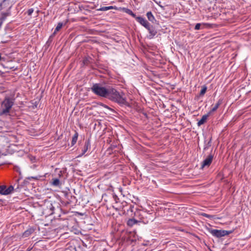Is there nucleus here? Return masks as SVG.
Returning <instances> with one entry per match:
<instances>
[{"instance_id": "nucleus-11", "label": "nucleus", "mask_w": 251, "mask_h": 251, "mask_svg": "<svg viewBox=\"0 0 251 251\" xmlns=\"http://www.w3.org/2000/svg\"><path fill=\"white\" fill-rule=\"evenodd\" d=\"M222 100L220 99L216 103V104L212 107V108L209 112V114H210L211 113L216 111L217 109L219 108V106L222 103Z\"/></svg>"}, {"instance_id": "nucleus-8", "label": "nucleus", "mask_w": 251, "mask_h": 251, "mask_svg": "<svg viewBox=\"0 0 251 251\" xmlns=\"http://www.w3.org/2000/svg\"><path fill=\"white\" fill-rule=\"evenodd\" d=\"M91 144L90 140L89 139L85 141L84 147L82 150L81 155H84L88 149H90Z\"/></svg>"}, {"instance_id": "nucleus-17", "label": "nucleus", "mask_w": 251, "mask_h": 251, "mask_svg": "<svg viewBox=\"0 0 251 251\" xmlns=\"http://www.w3.org/2000/svg\"><path fill=\"white\" fill-rule=\"evenodd\" d=\"M51 184L54 186H59L60 185V180L58 178H53L52 179Z\"/></svg>"}, {"instance_id": "nucleus-7", "label": "nucleus", "mask_w": 251, "mask_h": 251, "mask_svg": "<svg viewBox=\"0 0 251 251\" xmlns=\"http://www.w3.org/2000/svg\"><path fill=\"white\" fill-rule=\"evenodd\" d=\"M136 21L145 27L146 28L148 27L150 24L144 18L140 16H136L135 18Z\"/></svg>"}, {"instance_id": "nucleus-20", "label": "nucleus", "mask_w": 251, "mask_h": 251, "mask_svg": "<svg viewBox=\"0 0 251 251\" xmlns=\"http://www.w3.org/2000/svg\"><path fill=\"white\" fill-rule=\"evenodd\" d=\"M207 90V87L205 85H204L202 87V89L200 93V95L202 96H203L206 93Z\"/></svg>"}, {"instance_id": "nucleus-10", "label": "nucleus", "mask_w": 251, "mask_h": 251, "mask_svg": "<svg viewBox=\"0 0 251 251\" xmlns=\"http://www.w3.org/2000/svg\"><path fill=\"white\" fill-rule=\"evenodd\" d=\"M146 29L149 31L150 36H151V38L154 36L157 33V32L154 30L153 26L151 25H150L148 27L146 28Z\"/></svg>"}, {"instance_id": "nucleus-21", "label": "nucleus", "mask_w": 251, "mask_h": 251, "mask_svg": "<svg viewBox=\"0 0 251 251\" xmlns=\"http://www.w3.org/2000/svg\"><path fill=\"white\" fill-rule=\"evenodd\" d=\"M34 11V9L33 8H30L27 11V14L29 16H31V14H32V13Z\"/></svg>"}, {"instance_id": "nucleus-24", "label": "nucleus", "mask_w": 251, "mask_h": 251, "mask_svg": "<svg viewBox=\"0 0 251 251\" xmlns=\"http://www.w3.org/2000/svg\"><path fill=\"white\" fill-rule=\"evenodd\" d=\"M32 248H28L26 250V251H30L31 250Z\"/></svg>"}, {"instance_id": "nucleus-2", "label": "nucleus", "mask_w": 251, "mask_h": 251, "mask_svg": "<svg viewBox=\"0 0 251 251\" xmlns=\"http://www.w3.org/2000/svg\"><path fill=\"white\" fill-rule=\"evenodd\" d=\"M106 98L120 104H125L126 103V100L123 96L120 94L116 89L112 87H108Z\"/></svg>"}, {"instance_id": "nucleus-23", "label": "nucleus", "mask_w": 251, "mask_h": 251, "mask_svg": "<svg viewBox=\"0 0 251 251\" xmlns=\"http://www.w3.org/2000/svg\"><path fill=\"white\" fill-rule=\"evenodd\" d=\"M202 215L204 217H205L206 218H210L212 217L211 215L206 214V213H203L202 214Z\"/></svg>"}, {"instance_id": "nucleus-4", "label": "nucleus", "mask_w": 251, "mask_h": 251, "mask_svg": "<svg viewBox=\"0 0 251 251\" xmlns=\"http://www.w3.org/2000/svg\"><path fill=\"white\" fill-rule=\"evenodd\" d=\"M210 232L213 236L217 238H220L230 234L232 233V231L225 230L211 229Z\"/></svg>"}, {"instance_id": "nucleus-19", "label": "nucleus", "mask_w": 251, "mask_h": 251, "mask_svg": "<svg viewBox=\"0 0 251 251\" xmlns=\"http://www.w3.org/2000/svg\"><path fill=\"white\" fill-rule=\"evenodd\" d=\"M62 26H63V24L62 23H59L57 24V26L55 28L54 31L53 32V34H55L57 32L59 31Z\"/></svg>"}, {"instance_id": "nucleus-14", "label": "nucleus", "mask_w": 251, "mask_h": 251, "mask_svg": "<svg viewBox=\"0 0 251 251\" xmlns=\"http://www.w3.org/2000/svg\"><path fill=\"white\" fill-rule=\"evenodd\" d=\"M111 9H118V8H117L116 6H103V7H100L99 9V10L105 11H107V10H111Z\"/></svg>"}, {"instance_id": "nucleus-9", "label": "nucleus", "mask_w": 251, "mask_h": 251, "mask_svg": "<svg viewBox=\"0 0 251 251\" xmlns=\"http://www.w3.org/2000/svg\"><path fill=\"white\" fill-rule=\"evenodd\" d=\"M118 9L129 14L135 19L136 17V15L129 9L125 7H120Z\"/></svg>"}, {"instance_id": "nucleus-6", "label": "nucleus", "mask_w": 251, "mask_h": 251, "mask_svg": "<svg viewBox=\"0 0 251 251\" xmlns=\"http://www.w3.org/2000/svg\"><path fill=\"white\" fill-rule=\"evenodd\" d=\"M213 159V155L209 154L202 162L201 168L208 167L211 164Z\"/></svg>"}, {"instance_id": "nucleus-1", "label": "nucleus", "mask_w": 251, "mask_h": 251, "mask_svg": "<svg viewBox=\"0 0 251 251\" xmlns=\"http://www.w3.org/2000/svg\"><path fill=\"white\" fill-rule=\"evenodd\" d=\"M14 100L6 97L1 102L0 106V116L9 115L10 110L14 105Z\"/></svg>"}, {"instance_id": "nucleus-18", "label": "nucleus", "mask_w": 251, "mask_h": 251, "mask_svg": "<svg viewBox=\"0 0 251 251\" xmlns=\"http://www.w3.org/2000/svg\"><path fill=\"white\" fill-rule=\"evenodd\" d=\"M137 223V221L134 219H130L128 220L127 224L130 226H133L134 225Z\"/></svg>"}, {"instance_id": "nucleus-15", "label": "nucleus", "mask_w": 251, "mask_h": 251, "mask_svg": "<svg viewBox=\"0 0 251 251\" xmlns=\"http://www.w3.org/2000/svg\"><path fill=\"white\" fill-rule=\"evenodd\" d=\"M33 231H34V229L32 228L28 229L24 232L23 236L25 237H28L31 233H32L33 232Z\"/></svg>"}, {"instance_id": "nucleus-5", "label": "nucleus", "mask_w": 251, "mask_h": 251, "mask_svg": "<svg viewBox=\"0 0 251 251\" xmlns=\"http://www.w3.org/2000/svg\"><path fill=\"white\" fill-rule=\"evenodd\" d=\"M14 190L13 186L10 185L8 188L5 185L0 186V194L1 195H7L11 193Z\"/></svg>"}, {"instance_id": "nucleus-12", "label": "nucleus", "mask_w": 251, "mask_h": 251, "mask_svg": "<svg viewBox=\"0 0 251 251\" xmlns=\"http://www.w3.org/2000/svg\"><path fill=\"white\" fill-rule=\"evenodd\" d=\"M209 114L204 115L202 116V118L200 120H199L198 122V126H200L203 125L207 120L208 117L209 116Z\"/></svg>"}, {"instance_id": "nucleus-16", "label": "nucleus", "mask_w": 251, "mask_h": 251, "mask_svg": "<svg viewBox=\"0 0 251 251\" xmlns=\"http://www.w3.org/2000/svg\"><path fill=\"white\" fill-rule=\"evenodd\" d=\"M78 133L75 132L72 138V142H71L72 146H74L76 143V141H77V140L78 138Z\"/></svg>"}, {"instance_id": "nucleus-3", "label": "nucleus", "mask_w": 251, "mask_h": 251, "mask_svg": "<svg viewBox=\"0 0 251 251\" xmlns=\"http://www.w3.org/2000/svg\"><path fill=\"white\" fill-rule=\"evenodd\" d=\"M91 90L95 94L98 96L104 98H106L107 96L108 88H106L99 83L94 84L92 87Z\"/></svg>"}, {"instance_id": "nucleus-13", "label": "nucleus", "mask_w": 251, "mask_h": 251, "mask_svg": "<svg viewBox=\"0 0 251 251\" xmlns=\"http://www.w3.org/2000/svg\"><path fill=\"white\" fill-rule=\"evenodd\" d=\"M146 16L150 22L154 23V22L155 21V19L151 11L148 12L147 13Z\"/></svg>"}, {"instance_id": "nucleus-22", "label": "nucleus", "mask_w": 251, "mask_h": 251, "mask_svg": "<svg viewBox=\"0 0 251 251\" xmlns=\"http://www.w3.org/2000/svg\"><path fill=\"white\" fill-rule=\"evenodd\" d=\"M201 24H197L195 26V30H199L201 28Z\"/></svg>"}]
</instances>
